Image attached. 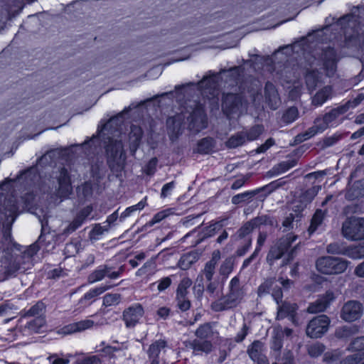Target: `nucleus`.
<instances>
[{"label": "nucleus", "mask_w": 364, "mask_h": 364, "mask_svg": "<svg viewBox=\"0 0 364 364\" xmlns=\"http://www.w3.org/2000/svg\"><path fill=\"white\" fill-rule=\"evenodd\" d=\"M315 123H316L315 126L311 127L309 129V131L306 132L305 134H304L303 135L297 136V137L299 138V140H300V141L306 140V139L312 137L317 133L323 132L326 128V126H327L326 124H324L323 126H320L321 123V120L318 119L316 121Z\"/></svg>", "instance_id": "4be33fe9"}, {"label": "nucleus", "mask_w": 364, "mask_h": 364, "mask_svg": "<svg viewBox=\"0 0 364 364\" xmlns=\"http://www.w3.org/2000/svg\"><path fill=\"white\" fill-rule=\"evenodd\" d=\"M215 266L216 264H214L213 262H208L205 265L203 273L208 281L211 280L213 278Z\"/></svg>", "instance_id": "58836bf2"}, {"label": "nucleus", "mask_w": 364, "mask_h": 364, "mask_svg": "<svg viewBox=\"0 0 364 364\" xmlns=\"http://www.w3.org/2000/svg\"><path fill=\"white\" fill-rule=\"evenodd\" d=\"M168 314L169 309L166 307H161L157 311L158 316L162 318H165L166 317H167Z\"/></svg>", "instance_id": "052dcab7"}, {"label": "nucleus", "mask_w": 364, "mask_h": 364, "mask_svg": "<svg viewBox=\"0 0 364 364\" xmlns=\"http://www.w3.org/2000/svg\"><path fill=\"white\" fill-rule=\"evenodd\" d=\"M265 94L271 108L275 109L277 107L279 101L277 92L272 84L267 83L266 85Z\"/></svg>", "instance_id": "412c9836"}, {"label": "nucleus", "mask_w": 364, "mask_h": 364, "mask_svg": "<svg viewBox=\"0 0 364 364\" xmlns=\"http://www.w3.org/2000/svg\"><path fill=\"white\" fill-rule=\"evenodd\" d=\"M167 215H168V214L166 213V211H161V212L156 213L154 216V218H152V220H151V223L155 224V223H159L163 219H164Z\"/></svg>", "instance_id": "3c124183"}, {"label": "nucleus", "mask_w": 364, "mask_h": 364, "mask_svg": "<svg viewBox=\"0 0 364 364\" xmlns=\"http://www.w3.org/2000/svg\"><path fill=\"white\" fill-rule=\"evenodd\" d=\"M144 206H145V202L141 200L134 205L128 207L122 213L121 218H125L127 217H129L132 214V213L136 211V210H140L143 209L144 208Z\"/></svg>", "instance_id": "e433bc0d"}, {"label": "nucleus", "mask_w": 364, "mask_h": 364, "mask_svg": "<svg viewBox=\"0 0 364 364\" xmlns=\"http://www.w3.org/2000/svg\"><path fill=\"white\" fill-rule=\"evenodd\" d=\"M341 233L350 241L364 240V218L348 217L342 224Z\"/></svg>", "instance_id": "f257e3e1"}, {"label": "nucleus", "mask_w": 364, "mask_h": 364, "mask_svg": "<svg viewBox=\"0 0 364 364\" xmlns=\"http://www.w3.org/2000/svg\"><path fill=\"white\" fill-rule=\"evenodd\" d=\"M262 128L260 127H255L252 129L251 133L246 136L244 134L240 133L232 136L226 142L227 146L229 148H235L242 145L247 139L254 140L261 133Z\"/></svg>", "instance_id": "f8f14e48"}, {"label": "nucleus", "mask_w": 364, "mask_h": 364, "mask_svg": "<svg viewBox=\"0 0 364 364\" xmlns=\"http://www.w3.org/2000/svg\"><path fill=\"white\" fill-rule=\"evenodd\" d=\"M233 268V263L232 259H226L220 267V274L225 276H228L230 274Z\"/></svg>", "instance_id": "ea45409f"}, {"label": "nucleus", "mask_w": 364, "mask_h": 364, "mask_svg": "<svg viewBox=\"0 0 364 364\" xmlns=\"http://www.w3.org/2000/svg\"><path fill=\"white\" fill-rule=\"evenodd\" d=\"M189 109L182 113L183 117L190 122V129L199 132L207 127V118L204 114L203 108L195 102H190Z\"/></svg>", "instance_id": "7ed1b4c3"}, {"label": "nucleus", "mask_w": 364, "mask_h": 364, "mask_svg": "<svg viewBox=\"0 0 364 364\" xmlns=\"http://www.w3.org/2000/svg\"><path fill=\"white\" fill-rule=\"evenodd\" d=\"M107 152L110 166H114V164H116L119 167H122L125 161V155L121 141H112L107 146Z\"/></svg>", "instance_id": "1a4fd4ad"}, {"label": "nucleus", "mask_w": 364, "mask_h": 364, "mask_svg": "<svg viewBox=\"0 0 364 364\" xmlns=\"http://www.w3.org/2000/svg\"><path fill=\"white\" fill-rule=\"evenodd\" d=\"M80 364H100V360L96 356H91L82 360Z\"/></svg>", "instance_id": "6e6d98bb"}, {"label": "nucleus", "mask_w": 364, "mask_h": 364, "mask_svg": "<svg viewBox=\"0 0 364 364\" xmlns=\"http://www.w3.org/2000/svg\"><path fill=\"white\" fill-rule=\"evenodd\" d=\"M186 296H183L181 298H178L176 296L178 301V306L179 309L182 311H186L190 308L191 304L190 301L186 298Z\"/></svg>", "instance_id": "49530a36"}, {"label": "nucleus", "mask_w": 364, "mask_h": 364, "mask_svg": "<svg viewBox=\"0 0 364 364\" xmlns=\"http://www.w3.org/2000/svg\"><path fill=\"white\" fill-rule=\"evenodd\" d=\"M350 333H351V328L348 327V326H344L342 329L339 330V331H338L337 333L340 336H348L350 334Z\"/></svg>", "instance_id": "680f3d73"}, {"label": "nucleus", "mask_w": 364, "mask_h": 364, "mask_svg": "<svg viewBox=\"0 0 364 364\" xmlns=\"http://www.w3.org/2000/svg\"><path fill=\"white\" fill-rule=\"evenodd\" d=\"M48 360L51 364H68L69 363L68 359L59 358L57 355L49 356Z\"/></svg>", "instance_id": "de8ad7c7"}, {"label": "nucleus", "mask_w": 364, "mask_h": 364, "mask_svg": "<svg viewBox=\"0 0 364 364\" xmlns=\"http://www.w3.org/2000/svg\"><path fill=\"white\" fill-rule=\"evenodd\" d=\"M350 262L339 257H322L316 263L318 272L326 274H336L344 272Z\"/></svg>", "instance_id": "f03ea898"}, {"label": "nucleus", "mask_w": 364, "mask_h": 364, "mask_svg": "<svg viewBox=\"0 0 364 364\" xmlns=\"http://www.w3.org/2000/svg\"><path fill=\"white\" fill-rule=\"evenodd\" d=\"M293 220L294 217L292 216V215H290L283 221V226L287 228H289L292 224Z\"/></svg>", "instance_id": "338daca9"}, {"label": "nucleus", "mask_w": 364, "mask_h": 364, "mask_svg": "<svg viewBox=\"0 0 364 364\" xmlns=\"http://www.w3.org/2000/svg\"><path fill=\"white\" fill-rule=\"evenodd\" d=\"M274 144V141L272 139H269L266 141V142L262 144V146H260L258 149H257V152L258 153H262V152H264L266 150H267L270 146H272Z\"/></svg>", "instance_id": "864d4df0"}, {"label": "nucleus", "mask_w": 364, "mask_h": 364, "mask_svg": "<svg viewBox=\"0 0 364 364\" xmlns=\"http://www.w3.org/2000/svg\"><path fill=\"white\" fill-rule=\"evenodd\" d=\"M118 218V213L117 212H114L112 214H111L107 219V223L110 225L113 223H114Z\"/></svg>", "instance_id": "774afa93"}, {"label": "nucleus", "mask_w": 364, "mask_h": 364, "mask_svg": "<svg viewBox=\"0 0 364 364\" xmlns=\"http://www.w3.org/2000/svg\"><path fill=\"white\" fill-rule=\"evenodd\" d=\"M218 78V75L205 77L200 82L199 86L200 88H203L204 86H208L204 89L203 92L205 94L209 92L215 96V87Z\"/></svg>", "instance_id": "aec40b11"}, {"label": "nucleus", "mask_w": 364, "mask_h": 364, "mask_svg": "<svg viewBox=\"0 0 364 364\" xmlns=\"http://www.w3.org/2000/svg\"><path fill=\"white\" fill-rule=\"evenodd\" d=\"M92 211V208L90 206H87V208H85L81 213V215H80V218H82V219L78 221V220H77L76 221H75L73 224V228L75 229L77 228L78 226H80L82 223V220H84L85 218H87L90 213H91Z\"/></svg>", "instance_id": "a18cd8bd"}, {"label": "nucleus", "mask_w": 364, "mask_h": 364, "mask_svg": "<svg viewBox=\"0 0 364 364\" xmlns=\"http://www.w3.org/2000/svg\"><path fill=\"white\" fill-rule=\"evenodd\" d=\"M58 195L60 198H66L71 193L72 187L70 178L65 170H62L58 178Z\"/></svg>", "instance_id": "dca6fc26"}, {"label": "nucleus", "mask_w": 364, "mask_h": 364, "mask_svg": "<svg viewBox=\"0 0 364 364\" xmlns=\"http://www.w3.org/2000/svg\"><path fill=\"white\" fill-rule=\"evenodd\" d=\"M173 188H174L173 182H170V183L165 184L163 186L162 190H161V197L166 198V196H168Z\"/></svg>", "instance_id": "8fccbe9b"}, {"label": "nucleus", "mask_w": 364, "mask_h": 364, "mask_svg": "<svg viewBox=\"0 0 364 364\" xmlns=\"http://www.w3.org/2000/svg\"><path fill=\"white\" fill-rule=\"evenodd\" d=\"M165 345L166 343L164 341H156L150 346L148 355L151 364H159V355L161 350L164 348Z\"/></svg>", "instance_id": "f3484780"}, {"label": "nucleus", "mask_w": 364, "mask_h": 364, "mask_svg": "<svg viewBox=\"0 0 364 364\" xmlns=\"http://www.w3.org/2000/svg\"><path fill=\"white\" fill-rule=\"evenodd\" d=\"M192 282L188 278H183L178 287L176 295L178 298H181L183 296H186L187 289L191 287Z\"/></svg>", "instance_id": "2f4dec72"}, {"label": "nucleus", "mask_w": 364, "mask_h": 364, "mask_svg": "<svg viewBox=\"0 0 364 364\" xmlns=\"http://www.w3.org/2000/svg\"><path fill=\"white\" fill-rule=\"evenodd\" d=\"M362 196H364V181L355 183L347 193V198L350 200Z\"/></svg>", "instance_id": "5701e85b"}, {"label": "nucleus", "mask_w": 364, "mask_h": 364, "mask_svg": "<svg viewBox=\"0 0 364 364\" xmlns=\"http://www.w3.org/2000/svg\"><path fill=\"white\" fill-rule=\"evenodd\" d=\"M45 323L46 321L43 317L37 316L28 323V328L33 332L39 333L43 331Z\"/></svg>", "instance_id": "cd10ccee"}, {"label": "nucleus", "mask_w": 364, "mask_h": 364, "mask_svg": "<svg viewBox=\"0 0 364 364\" xmlns=\"http://www.w3.org/2000/svg\"><path fill=\"white\" fill-rule=\"evenodd\" d=\"M323 69L327 76L333 75L336 70V53L333 49L329 48L322 55Z\"/></svg>", "instance_id": "2eb2a0df"}, {"label": "nucleus", "mask_w": 364, "mask_h": 364, "mask_svg": "<svg viewBox=\"0 0 364 364\" xmlns=\"http://www.w3.org/2000/svg\"><path fill=\"white\" fill-rule=\"evenodd\" d=\"M196 334L201 338H209L213 334L212 328L208 323L202 325L197 329Z\"/></svg>", "instance_id": "72a5a7b5"}, {"label": "nucleus", "mask_w": 364, "mask_h": 364, "mask_svg": "<svg viewBox=\"0 0 364 364\" xmlns=\"http://www.w3.org/2000/svg\"><path fill=\"white\" fill-rule=\"evenodd\" d=\"M363 312V308L360 302L349 301L343 305L341 316L344 321L352 322L359 319Z\"/></svg>", "instance_id": "6e6552de"}, {"label": "nucleus", "mask_w": 364, "mask_h": 364, "mask_svg": "<svg viewBox=\"0 0 364 364\" xmlns=\"http://www.w3.org/2000/svg\"><path fill=\"white\" fill-rule=\"evenodd\" d=\"M121 301L120 296L117 294H108L103 297V304L105 306L117 305Z\"/></svg>", "instance_id": "473e14b6"}, {"label": "nucleus", "mask_w": 364, "mask_h": 364, "mask_svg": "<svg viewBox=\"0 0 364 364\" xmlns=\"http://www.w3.org/2000/svg\"><path fill=\"white\" fill-rule=\"evenodd\" d=\"M107 274V270L105 268H100L95 270L89 276V282L91 283H94L98 281L102 280L105 274Z\"/></svg>", "instance_id": "c9c22d12"}, {"label": "nucleus", "mask_w": 364, "mask_h": 364, "mask_svg": "<svg viewBox=\"0 0 364 364\" xmlns=\"http://www.w3.org/2000/svg\"><path fill=\"white\" fill-rule=\"evenodd\" d=\"M296 237L289 234L286 237L282 238L279 242L270 250L268 255L267 260L272 261L278 259L285 255L289 250L291 244L295 241Z\"/></svg>", "instance_id": "0eeeda50"}, {"label": "nucleus", "mask_w": 364, "mask_h": 364, "mask_svg": "<svg viewBox=\"0 0 364 364\" xmlns=\"http://www.w3.org/2000/svg\"><path fill=\"white\" fill-rule=\"evenodd\" d=\"M198 257L195 253H188L183 255L179 262L178 266L182 269H188L192 264L196 262Z\"/></svg>", "instance_id": "bb28decb"}, {"label": "nucleus", "mask_w": 364, "mask_h": 364, "mask_svg": "<svg viewBox=\"0 0 364 364\" xmlns=\"http://www.w3.org/2000/svg\"><path fill=\"white\" fill-rule=\"evenodd\" d=\"M171 284V280L169 277H164L160 281H159L158 284V290L162 291L166 289Z\"/></svg>", "instance_id": "09e8293b"}, {"label": "nucleus", "mask_w": 364, "mask_h": 364, "mask_svg": "<svg viewBox=\"0 0 364 364\" xmlns=\"http://www.w3.org/2000/svg\"><path fill=\"white\" fill-rule=\"evenodd\" d=\"M324 214L321 210H317L315 214L314 215L311 225L309 228V234H312L314 232L318 225H320L322 223V220L323 219Z\"/></svg>", "instance_id": "c756f323"}, {"label": "nucleus", "mask_w": 364, "mask_h": 364, "mask_svg": "<svg viewBox=\"0 0 364 364\" xmlns=\"http://www.w3.org/2000/svg\"><path fill=\"white\" fill-rule=\"evenodd\" d=\"M335 299L332 291H328L324 295L318 298L314 303H312L308 308V311L316 314L323 311Z\"/></svg>", "instance_id": "4468645a"}, {"label": "nucleus", "mask_w": 364, "mask_h": 364, "mask_svg": "<svg viewBox=\"0 0 364 364\" xmlns=\"http://www.w3.org/2000/svg\"><path fill=\"white\" fill-rule=\"evenodd\" d=\"M338 356L339 355L337 352L326 353L325 355V360L330 363H333L337 360H338Z\"/></svg>", "instance_id": "5fc2aeb1"}, {"label": "nucleus", "mask_w": 364, "mask_h": 364, "mask_svg": "<svg viewBox=\"0 0 364 364\" xmlns=\"http://www.w3.org/2000/svg\"><path fill=\"white\" fill-rule=\"evenodd\" d=\"M272 295L274 299L275 300V301L277 304H279V302L281 300L282 296V291L279 289H274V290H272Z\"/></svg>", "instance_id": "bf43d9fd"}, {"label": "nucleus", "mask_w": 364, "mask_h": 364, "mask_svg": "<svg viewBox=\"0 0 364 364\" xmlns=\"http://www.w3.org/2000/svg\"><path fill=\"white\" fill-rule=\"evenodd\" d=\"M195 353L203 352L208 353L212 350V344L208 341H195L193 343Z\"/></svg>", "instance_id": "7c9ffc66"}, {"label": "nucleus", "mask_w": 364, "mask_h": 364, "mask_svg": "<svg viewBox=\"0 0 364 364\" xmlns=\"http://www.w3.org/2000/svg\"><path fill=\"white\" fill-rule=\"evenodd\" d=\"M321 78L322 77L318 76V74L314 70L308 72L306 75V82L309 89H314Z\"/></svg>", "instance_id": "c85d7f7f"}, {"label": "nucleus", "mask_w": 364, "mask_h": 364, "mask_svg": "<svg viewBox=\"0 0 364 364\" xmlns=\"http://www.w3.org/2000/svg\"><path fill=\"white\" fill-rule=\"evenodd\" d=\"M141 129L136 125H133L131 128L129 133V142L131 149L134 151L138 145V143L141 137Z\"/></svg>", "instance_id": "b1692460"}, {"label": "nucleus", "mask_w": 364, "mask_h": 364, "mask_svg": "<svg viewBox=\"0 0 364 364\" xmlns=\"http://www.w3.org/2000/svg\"><path fill=\"white\" fill-rule=\"evenodd\" d=\"M296 310V306L290 305V304H284L279 307L278 311V316L282 318L285 316V314H289L292 316L293 313Z\"/></svg>", "instance_id": "4c0bfd02"}, {"label": "nucleus", "mask_w": 364, "mask_h": 364, "mask_svg": "<svg viewBox=\"0 0 364 364\" xmlns=\"http://www.w3.org/2000/svg\"><path fill=\"white\" fill-rule=\"evenodd\" d=\"M263 349V343L260 341H255L248 348V354L254 361L259 360Z\"/></svg>", "instance_id": "a878e982"}, {"label": "nucleus", "mask_w": 364, "mask_h": 364, "mask_svg": "<svg viewBox=\"0 0 364 364\" xmlns=\"http://www.w3.org/2000/svg\"><path fill=\"white\" fill-rule=\"evenodd\" d=\"M94 324V321L91 319H85L65 326L58 331V333L63 335H68L81 332L91 328Z\"/></svg>", "instance_id": "ddd939ff"}, {"label": "nucleus", "mask_w": 364, "mask_h": 364, "mask_svg": "<svg viewBox=\"0 0 364 364\" xmlns=\"http://www.w3.org/2000/svg\"><path fill=\"white\" fill-rule=\"evenodd\" d=\"M107 289V287H99L93 289H91L84 295V296L80 299V302L87 304V301H89V304L96 296L102 294Z\"/></svg>", "instance_id": "393cba45"}, {"label": "nucleus", "mask_w": 364, "mask_h": 364, "mask_svg": "<svg viewBox=\"0 0 364 364\" xmlns=\"http://www.w3.org/2000/svg\"><path fill=\"white\" fill-rule=\"evenodd\" d=\"M343 255L353 259L364 258V242L345 248Z\"/></svg>", "instance_id": "a211bd4d"}, {"label": "nucleus", "mask_w": 364, "mask_h": 364, "mask_svg": "<svg viewBox=\"0 0 364 364\" xmlns=\"http://www.w3.org/2000/svg\"><path fill=\"white\" fill-rule=\"evenodd\" d=\"M156 164H157V161H156V159H152L149 161V164L148 165V168H147V169L146 171L147 174H151L153 173L152 169L155 168V166H156Z\"/></svg>", "instance_id": "0e129e2a"}, {"label": "nucleus", "mask_w": 364, "mask_h": 364, "mask_svg": "<svg viewBox=\"0 0 364 364\" xmlns=\"http://www.w3.org/2000/svg\"><path fill=\"white\" fill-rule=\"evenodd\" d=\"M354 273L358 277H364V261L356 266Z\"/></svg>", "instance_id": "13d9d810"}, {"label": "nucleus", "mask_w": 364, "mask_h": 364, "mask_svg": "<svg viewBox=\"0 0 364 364\" xmlns=\"http://www.w3.org/2000/svg\"><path fill=\"white\" fill-rule=\"evenodd\" d=\"M242 299L241 292L238 289H231L230 294L225 298L214 302L212 308L216 311L237 306Z\"/></svg>", "instance_id": "9d476101"}, {"label": "nucleus", "mask_w": 364, "mask_h": 364, "mask_svg": "<svg viewBox=\"0 0 364 364\" xmlns=\"http://www.w3.org/2000/svg\"><path fill=\"white\" fill-rule=\"evenodd\" d=\"M329 319L326 315H320L313 318L306 328V334L311 338L321 336L328 330Z\"/></svg>", "instance_id": "39448f33"}, {"label": "nucleus", "mask_w": 364, "mask_h": 364, "mask_svg": "<svg viewBox=\"0 0 364 364\" xmlns=\"http://www.w3.org/2000/svg\"><path fill=\"white\" fill-rule=\"evenodd\" d=\"M245 109L241 97L233 94H227L223 100V109L230 118L239 117Z\"/></svg>", "instance_id": "20e7f679"}, {"label": "nucleus", "mask_w": 364, "mask_h": 364, "mask_svg": "<svg viewBox=\"0 0 364 364\" xmlns=\"http://www.w3.org/2000/svg\"><path fill=\"white\" fill-rule=\"evenodd\" d=\"M44 309V306L43 303H38L34 305L31 309L28 311V314L30 316H38L40 315Z\"/></svg>", "instance_id": "c03bdc74"}, {"label": "nucleus", "mask_w": 364, "mask_h": 364, "mask_svg": "<svg viewBox=\"0 0 364 364\" xmlns=\"http://www.w3.org/2000/svg\"><path fill=\"white\" fill-rule=\"evenodd\" d=\"M321 188L319 186H314L311 189L309 190L306 192V195H308V196L309 195L310 196V200H311L312 198H314L317 194V193L318 192V191Z\"/></svg>", "instance_id": "e2e57ef3"}, {"label": "nucleus", "mask_w": 364, "mask_h": 364, "mask_svg": "<svg viewBox=\"0 0 364 364\" xmlns=\"http://www.w3.org/2000/svg\"><path fill=\"white\" fill-rule=\"evenodd\" d=\"M326 250L328 253L331 254H342L343 251L338 250V245L336 244H330L327 246Z\"/></svg>", "instance_id": "4d7b16f0"}, {"label": "nucleus", "mask_w": 364, "mask_h": 364, "mask_svg": "<svg viewBox=\"0 0 364 364\" xmlns=\"http://www.w3.org/2000/svg\"><path fill=\"white\" fill-rule=\"evenodd\" d=\"M326 174L324 171H316L309 173L307 176L310 178H318L323 177Z\"/></svg>", "instance_id": "69168bd1"}, {"label": "nucleus", "mask_w": 364, "mask_h": 364, "mask_svg": "<svg viewBox=\"0 0 364 364\" xmlns=\"http://www.w3.org/2000/svg\"><path fill=\"white\" fill-rule=\"evenodd\" d=\"M144 315V309L140 304H134L123 313V319L127 327H133L139 322Z\"/></svg>", "instance_id": "9b49d317"}, {"label": "nucleus", "mask_w": 364, "mask_h": 364, "mask_svg": "<svg viewBox=\"0 0 364 364\" xmlns=\"http://www.w3.org/2000/svg\"><path fill=\"white\" fill-rule=\"evenodd\" d=\"M107 230L108 226L104 227L100 225H96L90 232V238L92 240H98L100 236L107 232Z\"/></svg>", "instance_id": "f704fd0d"}, {"label": "nucleus", "mask_w": 364, "mask_h": 364, "mask_svg": "<svg viewBox=\"0 0 364 364\" xmlns=\"http://www.w3.org/2000/svg\"><path fill=\"white\" fill-rule=\"evenodd\" d=\"M255 224L253 222L245 224L238 231L239 237H242L248 235L253 230Z\"/></svg>", "instance_id": "79ce46f5"}, {"label": "nucleus", "mask_w": 364, "mask_h": 364, "mask_svg": "<svg viewBox=\"0 0 364 364\" xmlns=\"http://www.w3.org/2000/svg\"><path fill=\"white\" fill-rule=\"evenodd\" d=\"M181 119L182 117L181 115H177L174 117H170L167 120V125L171 128V126L173 127L172 129L173 131L175 129H178L181 124Z\"/></svg>", "instance_id": "a19ab883"}, {"label": "nucleus", "mask_w": 364, "mask_h": 364, "mask_svg": "<svg viewBox=\"0 0 364 364\" xmlns=\"http://www.w3.org/2000/svg\"><path fill=\"white\" fill-rule=\"evenodd\" d=\"M323 346H321V345H315V346H313L310 348L309 349V353L312 355V356H317L318 355H319L320 353H322L323 351Z\"/></svg>", "instance_id": "603ef678"}, {"label": "nucleus", "mask_w": 364, "mask_h": 364, "mask_svg": "<svg viewBox=\"0 0 364 364\" xmlns=\"http://www.w3.org/2000/svg\"><path fill=\"white\" fill-rule=\"evenodd\" d=\"M332 95V89L329 86L324 87L316 92L312 100L314 105L320 106L323 105Z\"/></svg>", "instance_id": "6ab92c4d"}, {"label": "nucleus", "mask_w": 364, "mask_h": 364, "mask_svg": "<svg viewBox=\"0 0 364 364\" xmlns=\"http://www.w3.org/2000/svg\"><path fill=\"white\" fill-rule=\"evenodd\" d=\"M298 112L295 107L289 108L284 114V119L287 122H291L297 118Z\"/></svg>", "instance_id": "37998d69"}, {"label": "nucleus", "mask_w": 364, "mask_h": 364, "mask_svg": "<svg viewBox=\"0 0 364 364\" xmlns=\"http://www.w3.org/2000/svg\"><path fill=\"white\" fill-rule=\"evenodd\" d=\"M348 350L355 352L342 360V364H357L364 359V336L355 338L350 344Z\"/></svg>", "instance_id": "423d86ee"}]
</instances>
